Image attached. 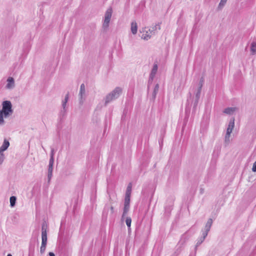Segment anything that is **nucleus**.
I'll return each instance as SVG.
<instances>
[{"label": "nucleus", "mask_w": 256, "mask_h": 256, "mask_svg": "<svg viewBox=\"0 0 256 256\" xmlns=\"http://www.w3.org/2000/svg\"><path fill=\"white\" fill-rule=\"evenodd\" d=\"M12 112V106L10 101L6 100L2 102V108L0 110V124L4 123V117L7 118Z\"/></svg>", "instance_id": "nucleus-1"}, {"label": "nucleus", "mask_w": 256, "mask_h": 256, "mask_svg": "<svg viewBox=\"0 0 256 256\" xmlns=\"http://www.w3.org/2000/svg\"><path fill=\"white\" fill-rule=\"evenodd\" d=\"M42 245L40 248L41 253H44L45 251L46 242H47V234L46 230L42 228Z\"/></svg>", "instance_id": "nucleus-2"}, {"label": "nucleus", "mask_w": 256, "mask_h": 256, "mask_svg": "<svg viewBox=\"0 0 256 256\" xmlns=\"http://www.w3.org/2000/svg\"><path fill=\"white\" fill-rule=\"evenodd\" d=\"M121 92L122 90L120 88H116L111 94H109L106 97V102H108L110 100L117 98Z\"/></svg>", "instance_id": "nucleus-3"}, {"label": "nucleus", "mask_w": 256, "mask_h": 256, "mask_svg": "<svg viewBox=\"0 0 256 256\" xmlns=\"http://www.w3.org/2000/svg\"><path fill=\"white\" fill-rule=\"evenodd\" d=\"M234 119L233 118L229 122L228 127L226 130V140H229L230 134L234 128Z\"/></svg>", "instance_id": "nucleus-4"}, {"label": "nucleus", "mask_w": 256, "mask_h": 256, "mask_svg": "<svg viewBox=\"0 0 256 256\" xmlns=\"http://www.w3.org/2000/svg\"><path fill=\"white\" fill-rule=\"evenodd\" d=\"M112 8H109L108 9L106 12L105 14V18L104 22V26L107 28L108 26V24L110 22L112 14Z\"/></svg>", "instance_id": "nucleus-5"}, {"label": "nucleus", "mask_w": 256, "mask_h": 256, "mask_svg": "<svg viewBox=\"0 0 256 256\" xmlns=\"http://www.w3.org/2000/svg\"><path fill=\"white\" fill-rule=\"evenodd\" d=\"M130 203V198L125 197L124 207V210L123 216L126 214L128 210Z\"/></svg>", "instance_id": "nucleus-6"}, {"label": "nucleus", "mask_w": 256, "mask_h": 256, "mask_svg": "<svg viewBox=\"0 0 256 256\" xmlns=\"http://www.w3.org/2000/svg\"><path fill=\"white\" fill-rule=\"evenodd\" d=\"M54 150H52L51 152V157L50 159V163H49V168H48V173L49 174H52V165L54 164Z\"/></svg>", "instance_id": "nucleus-7"}, {"label": "nucleus", "mask_w": 256, "mask_h": 256, "mask_svg": "<svg viewBox=\"0 0 256 256\" xmlns=\"http://www.w3.org/2000/svg\"><path fill=\"white\" fill-rule=\"evenodd\" d=\"M9 146H10L9 142L6 140H4L2 145L0 148V153L2 152L4 150H6L8 148Z\"/></svg>", "instance_id": "nucleus-8"}, {"label": "nucleus", "mask_w": 256, "mask_h": 256, "mask_svg": "<svg viewBox=\"0 0 256 256\" xmlns=\"http://www.w3.org/2000/svg\"><path fill=\"white\" fill-rule=\"evenodd\" d=\"M8 84L6 85V87L8 88H11L14 86V80L12 78L10 77L8 78Z\"/></svg>", "instance_id": "nucleus-9"}, {"label": "nucleus", "mask_w": 256, "mask_h": 256, "mask_svg": "<svg viewBox=\"0 0 256 256\" xmlns=\"http://www.w3.org/2000/svg\"><path fill=\"white\" fill-rule=\"evenodd\" d=\"M137 24L136 22H133L131 24V30L133 34H136L137 32Z\"/></svg>", "instance_id": "nucleus-10"}, {"label": "nucleus", "mask_w": 256, "mask_h": 256, "mask_svg": "<svg viewBox=\"0 0 256 256\" xmlns=\"http://www.w3.org/2000/svg\"><path fill=\"white\" fill-rule=\"evenodd\" d=\"M132 188V184L131 183H130L128 185L127 188H126V197H128V198L130 197Z\"/></svg>", "instance_id": "nucleus-11"}, {"label": "nucleus", "mask_w": 256, "mask_h": 256, "mask_svg": "<svg viewBox=\"0 0 256 256\" xmlns=\"http://www.w3.org/2000/svg\"><path fill=\"white\" fill-rule=\"evenodd\" d=\"M157 70H158V64H154L153 66V68L152 69V72L150 74V77L152 80L153 79L154 77V76L155 74H156Z\"/></svg>", "instance_id": "nucleus-12"}, {"label": "nucleus", "mask_w": 256, "mask_h": 256, "mask_svg": "<svg viewBox=\"0 0 256 256\" xmlns=\"http://www.w3.org/2000/svg\"><path fill=\"white\" fill-rule=\"evenodd\" d=\"M236 108H228L224 110V112L226 114H232L235 110Z\"/></svg>", "instance_id": "nucleus-13"}, {"label": "nucleus", "mask_w": 256, "mask_h": 256, "mask_svg": "<svg viewBox=\"0 0 256 256\" xmlns=\"http://www.w3.org/2000/svg\"><path fill=\"white\" fill-rule=\"evenodd\" d=\"M16 202V198L14 196H12L10 198V204L11 206H14L15 205Z\"/></svg>", "instance_id": "nucleus-14"}, {"label": "nucleus", "mask_w": 256, "mask_h": 256, "mask_svg": "<svg viewBox=\"0 0 256 256\" xmlns=\"http://www.w3.org/2000/svg\"><path fill=\"white\" fill-rule=\"evenodd\" d=\"M251 51L252 54H254L256 52V42H252V44Z\"/></svg>", "instance_id": "nucleus-15"}, {"label": "nucleus", "mask_w": 256, "mask_h": 256, "mask_svg": "<svg viewBox=\"0 0 256 256\" xmlns=\"http://www.w3.org/2000/svg\"><path fill=\"white\" fill-rule=\"evenodd\" d=\"M150 38V34L148 32H146V34H142V38L144 40H148Z\"/></svg>", "instance_id": "nucleus-16"}, {"label": "nucleus", "mask_w": 256, "mask_h": 256, "mask_svg": "<svg viewBox=\"0 0 256 256\" xmlns=\"http://www.w3.org/2000/svg\"><path fill=\"white\" fill-rule=\"evenodd\" d=\"M131 222H132V220H131V218H130V217H128L126 218V224L127 225V226L130 228V224H131Z\"/></svg>", "instance_id": "nucleus-17"}, {"label": "nucleus", "mask_w": 256, "mask_h": 256, "mask_svg": "<svg viewBox=\"0 0 256 256\" xmlns=\"http://www.w3.org/2000/svg\"><path fill=\"white\" fill-rule=\"evenodd\" d=\"M85 91V86L84 84H82L80 86V94H82Z\"/></svg>", "instance_id": "nucleus-18"}, {"label": "nucleus", "mask_w": 256, "mask_h": 256, "mask_svg": "<svg viewBox=\"0 0 256 256\" xmlns=\"http://www.w3.org/2000/svg\"><path fill=\"white\" fill-rule=\"evenodd\" d=\"M68 94H67L66 95V97H65L64 102H63V106H64V107L65 106L66 104V103L68 102Z\"/></svg>", "instance_id": "nucleus-19"}, {"label": "nucleus", "mask_w": 256, "mask_h": 256, "mask_svg": "<svg viewBox=\"0 0 256 256\" xmlns=\"http://www.w3.org/2000/svg\"><path fill=\"white\" fill-rule=\"evenodd\" d=\"M226 0H221L220 2V3L219 6H223L226 3Z\"/></svg>", "instance_id": "nucleus-20"}, {"label": "nucleus", "mask_w": 256, "mask_h": 256, "mask_svg": "<svg viewBox=\"0 0 256 256\" xmlns=\"http://www.w3.org/2000/svg\"><path fill=\"white\" fill-rule=\"evenodd\" d=\"M252 170L254 172H256V161L254 162L252 168Z\"/></svg>", "instance_id": "nucleus-21"}, {"label": "nucleus", "mask_w": 256, "mask_h": 256, "mask_svg": "<svg viewBox=\"0 0 256 256\" xmlns=\"http://www.w3.org/2000/svg\"><path fill=\"white\" fill-rule=\"evenodd\" d=\"M212 224V219H210L208 222V223H207V224H208L209 225V228L211 224Z\"/></svg>", "instance_id": "nucleus-22"}, {"label": "nucleus", "mask_w": 256, "mask_h": 256, "mask_svg": "<svg viewBox=\"0 0 256 256\" xmlns=\"http://www.w3.org/2000/svg\"><path fill=\"white\" fill-rule=\"evenodd\" d=\"M48 255L50 256H55L53 252H50L49 254H48Z\"/></svg>", "instance_id": "nucleus-23"}, {"label": "nucleus", "mask_w": 256, "mask_h": 256, "mask_svg": "<svg viewBox=\"0 0 256 256\" xmlns=\"http://www.w3.org/2000/svg\"><path fill=\"white\" fill-rule=\"evenodd\" d=\"M4 157V155L3 154H2V152L0 153V158H2Z\"/></svg>", "instance_id": "nucleus-24"}, {"label": "nucleus", "mask_w": 256, "mask_h": 256, "mask_svg": "<svg viewBox=\"0 0 256 256\" xmlns=\"http://www.w3.org/2000/svg\"><path fill=\"white\" fill-rule=\"evenodd\" d=\"M110 210H111L112 212H114V208H113V206H111Z\"/></svg>", "instance_id": "nucleus-25"}, {"label": "nucleus", "mask_w": 256, "mask_h": 256, "mask_svg": "<svg viewBox=\"0 0 256 256\" xmlns=\"http://www.w3.org/2000/svg\"><path fill=\"white\" fill-rule=\"evenodd\" d=\"M158 84H157V85L156 86L155 90H156V88H158Z\"/></svg>", "instance_id": "nucleus-26"}, {"label": "nucleus", "mask_w": 256, "mask_h": 256, "mask_svg": "<svg viewBox=\"0 0 256 256\" xmlns=\"http://www.w3.org/2000/svg\"><path fill=\"white\" fill-rule=\"evenodd\" d=\"M7 256H12L10 254H8Z\"/></svg>", "instance_id": "nucleus-27"}]
</instances>
